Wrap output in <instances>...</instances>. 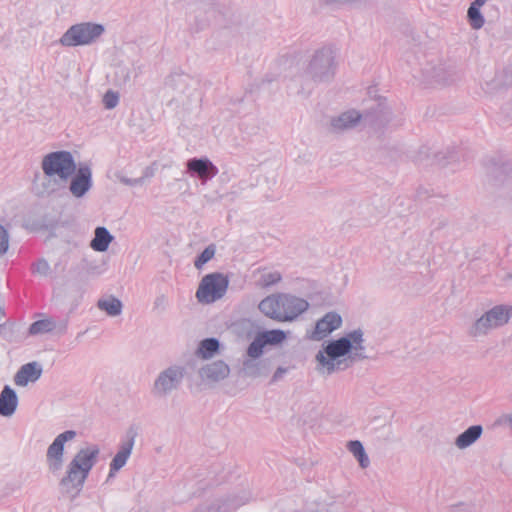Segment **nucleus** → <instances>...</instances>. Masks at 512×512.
I'll list each match as a JSON object with an SVG mask.
<instances>
[{"instance_id":"nucleus-29","label":"nucleus","mask_w":512,"mask_h":512,"mask_svg":"<svg viewBox=\"0 0 512 512\" xmlns=\"http://www.w3.org/2000/svg\"><path fill=\"white\" fill-rule=\"evenodd\" d=\"M266 345L257 334L246 350V359H260Z\"/></svg>"},{"instance_id":"nucleus-17","label":"nucleus","mask_w":512,"mask_h":512,"mask_svg":"<svg viewBox=\"0 0 512 512\" xmlns=\"http://www.w3.org/2000/svg\"><path fill=\"white\" fill-rule=\"evenodd\" d=\"M230 374L229 366L222 360L211 362L199 370L203 381L215 383L227 378Z\"/></svg>"},{"instance_id":"nucleus-16","label":"nucleus","mask_w":512,"mask_h":512,"mask_svg":"<svg viewBox=\"0 0 512 512\" xmlns=\"http://www.w3.org/2000/svg\"><path fill=\"white\" fill-rule=\"evenodd\" d=\"M43 373L42 365L36 361L22 365L14 375V383L17 386L25 387L28 383L38 381Z\"/></svg>"},{"instance_id":"nucleus-7","label":"nucleus","mask_w":512,"mask_h":512,"mask_svg":"<svg viewBox=\"0 0 512 512\" xmlns=\"http://www.w3.org/2000/svg\"><path fill=\"white\" fill-rule=\"evenodd\" d=\"M512 316V307L507 305H496L486 311L482 316L474 321L468 330L472 337H481L487 335L491 330L501 327L508 323Z\"/></svg>"},{"instance_id":"nucleus-27","label":"nucleus","mask_w":512,"mask_h":512,"mask_svg":"<svg viewBox=\"0 0 512 512\" xmlns=\"http://www.w3.org/2000/svg\"><path fill=\"white\" fill-rule=\"evenodd\" d=\"M219 345L216 338H206L200 342L196 354L203 359L211 358L218 351Z\"/></svg>"},{"instance_id":"nucleus-37","label":"nucleus","mask_w":512,"mask_h":512,"mask_svg":"<svg viewBox=\"0 0 512 512\" xmlns=\"http://www.w3.org/2000/svg\"><path fill=\"white\" fill-rule=\"evenodd\" d=\"M168 306V299L164 294L158 295L153 303V310L158 313H163Z\"/></svg>"},{"instance_id":"nucleus-41","label":"nucleus","mask_w":512,"mask_h":512,"mask_svg":"<svg viewBox=\"0 0 512 512\" xmlns=\"http://www.w3.org/2000/svg\"><path fill=\"white\" fill-rule=\"evenodd\" d=\"M216 506H205L196 509L194 512H219Z\"/></svg>"},{"instance_id":"nucleus-8","label":"nucleus","mask_w":512,"mask_h":512,"mask_svg":"<svg viewBox=\"0 0 512 512\" xmlns=\"http://www.w3.org/2000/svg\"><path fill=\"white\" fill-rule=\"evenodd\" d=\"M104 33L101 24L83 22L72 25L60 38L59 42L65 47L89 45Z\"/></svg>"},{"instance_id":"nucleus-9","label":"nucleus","mask_w":512,"mask_h":512,"mask_svg":"<svg viewBox=\"0 0 512 512\" xmlns=\"http://www.w3.org/2000/svg\"><path fill=\"white\" fill-rule=\"evenodd\" d=\"M185 376V368L179 365H171L162 370L155 378L151 394L157 399H163L177 391Z\"/></svg>"},{"instance_id":"nucleus-21","label":"nucleus","mask_w":512,"mask_h":512,"mask_svg":"<svg viewBox=\"0 0 512 512\" xmlns=\"http://www.w3.org/2000/svg\"><path fill=\"white\" fill-rule=\"evenodd\" d=\"M57 328L56 322L51 319H41L33 322L29 327L30 335H38L51 332ZM67 329V321H63L58 326L59 333H64Z\"/></svg>"},{"instance_id":"nucleus-10","label":"nucleus","mask_w":512,"mask_h":512,"mask_svg":"<svg viewBox=\"0 0 512 512\" xmlns=\"http://www.w3.org/2000/svg\"><path fill=\"white\" fill-rule=\"evenodd\" d=\"M229 281L223 274L215 272L205 275L196 292L198 302L210 304L221 299L228 288Z\"/></svg>"},{"instance_id":"nucleus-34","label":"nucleus","mask_w":512,"mask_h":512,"mask_svg":"<svg viewBox=\"0 0 512 512\" xmlns=\"http://www.w3.org/2000/svg\"><path fill=\"white\" fill-rule=\"evenodd\" d=\"M9 239L10 236L8 231L0 224V256L4 255L8 251Z\"/></svg>"},{"instance_id":"nucleus-46","label":"nucleus","mask_w":512,"mask_h":512,"mask_svg":"<svg viewBox=\"0 0 512 512\" xmlns=\"http://www.w3.org/2000/svg\"><path fill=\"white\" fill-rule=\"evenodd\" d=\"M509 278L512 280V273L509 275Z\"/></svg>"},{"instance_id":"nucleus-11","label":"nucleus","mask_w":512,"mask_h":512,"mask_svg":"<svg viewBox=\"0 0 512 512\" xmlns=\"http://www.w3.org/2000/svg\"><path fill=\"white\" fill-rule=\"evenodd\" d=\"M76 431L66 430L57 435L49 445L46 452V462L50 472L56 473L61 470L64 463L65 443L76 437Z\"/></svg>"},{"instance_id":"nucleus-20","label":"nucleus","mask_w":512,"mask_h":512,"mask_svg":"<svg viewBox=\"0 0 512 512\" xmlns=\"http://www.w3.org/2000/svg\"><path fill=\"white\" fill-rule=\"evenodd\" d=\"M242 369L247 377L265 376L269 371V361L266 359H244Z\"/></svg>"},{"instance_id":"nucleus-24","label":"nucleus","mask_w":512,"mask_h":512,"mask_svg":"<svg viewBox=\"0 0 512 512\" xmlns=\"http://www.w3.org/2000/svg\"><path fill=\"white\" fill-rule=\"evenodd\" d=\"M141 73L139 66H118L115 71V80L119 86L131 85L132 81Z\"/></svg>"},{"instance_id":"nucleus-43","label":"nucleus","mask_w":512,"mask_h":512,"mask_svg":"<svg viewBox=\"0 0 512 512\" xmlns=\"http://www.w3.org/2000/svg\"><path fill=\"white\" fill-rule=\"evenodd\" d=\"M378 107L380 108V113L383 114V117L388 120V115L390 114V112L387 110L386 107H382V104H378Z\"/></svg>"},{"instance_id":"nucleus-45","label":"nucleus","mask_w":512,"mask_h":512,"mask_svg":"<svg viewBox=\"0 0 512 512\" xmlns=\"http://www.w3.org/2000/svg\"><path fill=\"white\" fill-rule=\"evenodd\" d=\"M246 501H247V498L244 501L238 502L237 505L245 504Z\"/></svg>"},{"instance_id":"nucleus-40","label":"nucleus","mask_w":512,"mask_h":512,"mask_svg":"<svg viewBox=\"0 0 512 512\" xmlns=\"http://www.w3.org/2000/svg\"><path fill=\"white\" fill-rule=\"evenodd\" d=\"M156 168L154 165L146 167L143 171V175L140 178H144V183L147 179L152 178L155 174Z\"/></svg>"},{"instance_id":"nucleus-15","label":"nucleus","mask_w":512,"mask_h":512,"mask_svg":"<svg viewBox=\"0 0 512 512\" xmlns=\"http://www.w3.org/2000/svg\"><path fill=\"white\" fill-rule=\"evenodd\" d=\"M191 176H197L203 183L218 173V168L206 157L192 158L186 163Z\"/></svg>"},{"instance_id":"nucleus-42","label":"nucleus","mask_w":512,"mask_h":512,"mask_svg":"<svg viewBox=\"0 0 512 512\" xmlns=\"http://www.w3.org/2000/svg\"><path fill=\"white\" fill-rule=\"evenodd\" d=\"M452 512H469V507L464 504H459L452 508Z\"/></svg>"},{"instance_id":"nucleus-13","label":"nucleus","mask_w":512,"mask_h":512,"mask_svg":"<svg viewBox=\"0 0 512 512\" xmlns=\"http://www.w3.org/2000/svg\"><path fill=\"white\" fill-rule=\"evenodd\" d=\"M92 187V171L88 165L76 167L71 177L69 191L76 198H82Z\"/></svg>"},{"instance_id":"nucleus-4","label":"nucleus","mask_w":512,"mask_h":512,"mask_svg":"<svg viewBox=\"0 0 512 512\" xmlns=\"http://www.w3.org/2000/svg\"><path fill=\"white\" fill-rule=\"evenodd\" d=\"M162 98L171 108L189 109L200 101L198 83L185 73H172L165 79L161 90Z\"/></svg>"},{"instance_id":"nucleus-28","label":"nucleus","mask_w":512,"mask_h":512,"mask_svg":"<svg viewBox=\"0 0 512 512\" xmlns=\"http://www.w3.org/2000/svg\"><path fill=\"white\" fill-rule=\"evenodd\" d=\"M257 334L266 346L280 344L286 339V333L280 329L262 331Z\"/></svg>"},{"instance_id":"nucleus-47","label":"nucleus","mask_w":512,"mask_h":512,"mask_svg":"<svg viewBox=\"0 0 512 512\" xmlns=\"http://www.w3.org/2000/svg\"><path fill=\"white\" fill-rule=\"evenodd\" d=\"M511 399H512V393H511Z\"/></svg>"},{"instance_id":"nucleus-33","label":"nucleus","mask_w":512,"mask_h":512,"mask_svg":"<svg viewBox=\"0 0 512 512\" xmlns=\"http://www.w3.org/2000/svg\"><path fill=\"white\" fill-rule=\"evenodd\" d=\"M119 103V95L112 90L107 91L103 96V104L106 109H113Z\"/></svg>"},{"instance_id":"nucleus-22","label":"nucleus","mask_w":512,"mask_h":512,"mask_svg":"<svg viewBox=\"0 0 512 512\" xmlns=\"http://www.w3.org/2000/svg\"><path fill=\"white\" fill-rule=\"evenodd\" d=\"M113 239V235L106 227L99 226L94 231V237L90 242V247L96 252H105Z\"/></svg>"},{"instance_id":"nucleus-25","label":"nucleus","mask_w":512,"mask_h":512,"mask_svg":"<svg viewBox=\"0 0 512 512\" xmlns=\"http://www.w3.org/2000/svg\"><path fill=\"white\" fill-rule=\"evenodd\" d=\"M97 307L100 310L105 311L107 315L115 317L121 314L123 305L118 298L109 296L107 298L99 299L97 302Z\"/></svg>"},{"instance_id":"nucleus-31","label":"nucleus","mask_w":512,"mask_h":512,"mask_svg":"<svg viewBox=\"0 0 512 512\" xmlns=\"http://www.w3.org/2000/svg\"><path fill=\"white\" fill-rule=\"evenodd\" d=\"M215 252L216 249L213 244L207 246L194 261L195 267L197 269H201L208 261L214 257Z\"/></svg>"},{"instance_id":"nucleus-36","label":"nucleus","mask_w":512,"mask_h":512,"mask_svg":"<svg viewBox=\"0 0 512 512\" xmlns=\"http://www.w3.org/2000/svg\"><path fill=\"white\" fill-rule=\"evenodd\" d=\"M281 280L279 272H268L262 275L261 281L264 286H271L278 283Z\"/></svg>"},{"instance_id":"nucleus-1","label":"nucleus","mask_w":512,"mask_h":512,"mask_svg":"<svg viewBox=\"0 0 512 512\" xmlns=\"http://www.w3.org/2000/svg\"><path fill=\"white\" fill-rule=\"evenodd\" d=\"M364 347V333L355 329L344 336L328 341L323 350L316 354L319 372L331 375L345 370L354 362L367 359Z\"/></svg>"},{"instance_id":"nucleus-14","label":"nucleus","mask_w":512,"mask_h":512,"mask_svg":"<svg viewBox=\"0 0 512 512\" xmlns=\"http://www.w3.org/2000/svg\"><path fill=\"white\" fill-rule=\"evenodd\" d=\"M341 324L342 317L337 312H328L316 322L315 328L309 337L314 341H320L338 329Z\"/></svg>"},{"instance_id":"nucleus-30","label":"nucleus","mask_w":512,"mask_h":512,"mask_svg":"<svg viewBox=\"0 0 512 512\" xmlns=\"http://www.w3.org/2000/svg\"><path fill=\"white\" fill-rule=\"evenodd\" d=\"M467 16L470 22V25L473 29H480L484 25V18L480 12V7L474 4H471L467 11Z\"/></svg>"},{"instance_id":"nucleus-32","label":"nucleus","mask_w":512,"mask_h":512,"mask_svg":"<svg viewBox=\"0 0 512 512\" xmlns=\"http://www.w3.org/2000/svg\"><path fill=\"white\" fill-rule=\"evenodd\" d=\"M32 272L41 277H46L50 273V265L46 259H39L32 265Z\"/></svg>"},{"instance_id":"nucleus-3","label":"nucleus","mask_w":512,"mask_h":512,"mask_svg":"<svg viewBox=\"0 0 512 512\" xmlns=\"http://www.w3.org/2000/svg\"><path fill=\"white\" fill-rule=\"evenodd\" d=\"M100 448L98 445H89L81 448L67 466L66 475L60 480L63 493L77 495L94 465L98 461Z\"/></svg>"},{"instance_id":"nucleus-38","label":"nucleus","mask_w":512,"mask_h":512,"mask_svg":"<svg viewBox=\"0 0 512 512\" xmlns=\"http://www.w3.org/2000/svg\"><path fill=\"white\" fill-rule=\"evenodd\" d=\"M119 181L127 186H141L144 184V178H128L125 176H120Z\"/></svg>"},{"instance_id":"nucleus-35","label":"nucleus","mask_w":512,"mask_h":512,"mask_svg":"<svg viewBox=\"0 0 512 512\" xmlns=\"http://www.w3.org/2000/svg\"><path fill=\"white\" fill-rule=\"evenodd\" d=\"M494 427L512 429V413H505L500 415L494 421Z\"/></svg>"},{"instance_id":"nucleus-23","label":"nucleus","mask_w":512,"mask_h":512,"mask_svg":"<svg viewBox=\"0 0 512 512\" xmlns=\"http://www.w3.org/2000/svg\"><path fill=\"white\" fill-rule=\"evenodd\" d=\"M482 432L483 428L481 425H472L457 436L455 445L459 449H465L475 443L481 437Z\"/></svg>"},{"instance_id":"nucleus-2","label":"nucleus","mask_w":512,"mask_h":512,"mask_svg":"<svg viewBox=\"0 0 512 512\" xmlns=\"http://www.w3.org/2000/svg\"><path fill=\"white\" fill-rule=\"evenodd\" d=\"M335 74V57L329 48H321L291 80L289 88L296 94L309 95L317 84L330 81Z\"/></svg>"},{"instance_id":"nucleus-26","label":"nucleus","mask_w":512,"mask_h":512,"mask_svg":"<svg viewBox=\"0 0 512 512\" xmlns=\"http://www.w3.org/2000/svg\"><path fill=\"white\" fill-rule=\"evenodd\" d=\"M347 449L358 461L361 468L365 469L370 465V460L365 452L363 444L359 440H351L347 443Z\"/></svg>"},{"instance_id":"nucleus-39","label":"nucleus","mask_w":512,"mask_h":512,"mask_svg":"<svg viewBox=\"0 0 512 512\" xmlns=\"http://www.w3.org/2000/svg\"><path fill=\"white\" fill-rule=\"evenodd\" d=\"M287 371H288V369H287V368H284V367H278V368L276 369V371L274 372L273 376H272L271 382H272V383H275V382L279 381V380L283 377V375H284L285 373H287Z\"/></svg>"},{"instance_id":"nucleus-5","label":"nucleus","mask_w":512,"mask_h":512,"mask_svg":"<svg viewBox=\"0 0 512 512\" xmlns=\"http://www.w3.org/2000/svg\"><path fill=\"white\" fill-rule=\"evenodd\" d=\"M259 310L278 322H291L309 308L307 300L287 293H279L264 298Z\"/></svg>"},{"instance_id":"nucleus-44","label":"nucleus","mask_w":512,"mask_h":512,"mask_svg":"<svg viewBox=\"0 0 512 512\" xmlns=\"http://www.w3.org/2000/svg\"><path fill=\"white\" fill-rule=\"evenodd\" d=\"M487 0H475L472 4L481 7L486 3Z\"/></svg>"},{"instance_id":"nucleus-6","label":"nucleus","mask_w":512,"mask_h":512,"mask_svg":"<svg viewBox=\"0 0 512 512\" xmlns=\"http://www.w3.org/2000/svg\"><path fill=\"white\" fill-rule=\"evenodd\" d=\"M41 168L46 177L47 183L43 184L44 191H48L49 186L56 178L66 183L76 171V162L71 152L60 150L46 154L41 162Z\"/></svg>"},{"instance_id":"nucleus-18","label":"nucleus","mask_w":512,"mask_h":512,"mask_svg":"<svg viewBox=\"0 0 512 512\" xmlns=\"http://www.w3.org/2000/svg\"><path fill=\"white\" fill-rule=\"evenodd\" d=\"M361 118L362 115L355 110L343 112L340 115L331 118L330 131L334 133H342L346 130L352 129L358 125Z\"/></svg>"},{"instance_id":"nucleus-19","label":"nucleus","mask_w":512,"mask_h":512,"mask_svg":"<svg viewBox=\"0 0 512 512\" xmlns=\"http://www.w3.org/2000/svg\"><path fill=\"white\" fill-rule=\"evenodd\" d=\"M17 407V393L9 385H5L0 393V415L3 417H11Z\"/></svg>"},{"instance_id":"nucleus-12","label":"nucleus","mask_w":512,"mask_h":512,"mask_svg":"<svg viewBox=\"0 0 512 512\" xmlns=\"http://www.w3.org/2000/svg\"><path fill=\"white\" fill-rule=\"evenodd\" d=\"M137 436V431L134 428H129L126 432L125 440L120 444L119 450L113 457L110 463V471L108 478L114 477L115 473L123 468L129 459Z\"/></svg>"}]
</instances>
